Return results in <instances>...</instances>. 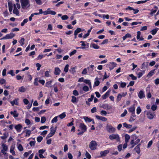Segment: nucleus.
Segmentation results:
<instances>
[{"instance_id": "nucleus-1", "label": "nucleus", "mask_w": 159, "mask_h": 159, "mask_svg": "<svg viewBox=\"0 0 159 159\" xmlns=\"http://www.w3.org/2000/svg\"><path fill=\"white\" fill-rule=\"evenodd\" d=\"M21 7L23 9L29 8L30 4L29 0H20Z\"/></svg>"}, {"instance_id": "nucleus-2", "label": "nucleus", "mask_w": 159, "mask_h": 159, "mask_svg": "<svg viewBox=\"0 0 159 159\" xmlns=\"http://www.w3.org/2000/svg\"><path fill=\"white\" fill-rule=\"evenodd\" d=\"M79 127L81 130V131L77 134L78 135H81L87 131V127L83 123H81Z\"/></svg>"}, {"instance_id": "nucleus-3", "label": "nucleus", "mask_w": 159, "mask_h": 159, "mask_svg": "<svg viewBox=\"0 0 159 159\" xmlns=\"http://www.w3.org/2000/svg\"><path fill=\"white\" fill-rule=\"evenodd\" d=\"M97 145L96 142L94 140H92L89 143V147L91 150H94L96 149Z\"/></svg>"}, {"instance_id": "nucleus-4", "label": "nucleus", "mask_w": 159, "mask_h": 159, "mask_svg": "<svg viewBox=\"0 0 159 159\" xmlns=\"http://www.w3.org/2000/svg\"><path fill=\"white\" fill-rule=\"evenodd\" d=\"M109 138L111 140L116 139L117 141L119 142L120 140V137L117 134H112L109 136Z\"/></svg>"}, {"instance_id": "nucleus-5", "label": "nucleus", "mask_w": 159, "mask_h": 159, "mask_svg": "<svg viewBox=\"0 0 159 159\" xmlns=\"http://www.w3.org/2000/svg\"><path fill=\"white\" fill-rule=\"evenodd\" d=\"M15 35V34L13 33H11L9 34H6L5 36L3 37L1 39V40L5 39H11L13 38Z\"/></svg>"}, {"instance_id": "nucleus-6", "label": "nucleus", "mask_w": 159, "mask_h": 159, "mask_svg": "<svg viewBox=\"0 0 159 159\" xmlns=\"http://www.w3.org/2000/svg\"><path fill=\"white\" fill-rule=\"evenodd\" d=\"M107 129L109 133H113L115 131V128L112 126L111 125H107Z\"/></svg>"}, {"instance_id": "nucleus-7", "label": "nucleus", "mask_w": 159, "mask_h": 159, "mask_svg": "<svg viewBox=\"0 0 159 159\" xmlns=\"http://www.w3.org/2000/svg\"><path fill=\"white\" fill-rule=\"evenodd\" d=\"M116 64L114 62H111L109 64L107 65V67L110 70H112L116 66Z\"/></svg>"}, {"instance_id": "nucleus-8", "label": "nucleus", "mask_w": 159, "mask_h": 159, "mask_svg": "<svg viewBox=\"0 0 159 159\" xmlns=\"http://www.w3.org/2000/svg\"><path fill=\"white\" fill-rule=\"evenodd\" d=\"M13 14L16 15V16H19V11L17 8L16 5L15 4L13 5Z\"/></svg>"}, {"instance_id": "nucleus-9", "label": "nucleus", "mask_w": 159, "mask_h": 159, "mask_svg": "<svg viewBox=\"0 0 159 159\" xmlns=\"http://www.w3.org/2000/svg\"><path fill=\"white\" fill-rule=\"evenodd\" d=\"M138 97L140 99H142L145 97V95L143 91L141 90L139 92Z\"/></svg>"}, {"instance_id": "nucleus-10", "label": "nucleus", "mask_w": 159, "mask_h": 159, "mask_svg": "<svg viewBox=\"0 0 159 159\" xmlns=\"http://www.w3.org/2000/svg\"><path fill=\"white\" fill-rule=\"evenodd\" d=\"M109 152V151L107 150H106L104 151H101L100 154L101 157H105L107 154Z\"/></svg>"}, {"instance_id": "nucleus-11", "label": "nucleus", "mask_w": 159, "mask_h": 159, "mask_svg": "<svg viewBox=\"0 0 159 159\" xmlns=\"http://www.w3.org/2000/svg\"><path fill=\"white\" fill-rule=\"evenodd\" d=\"M95 116L97 119L102 120L103 121H105L107 120V118L98 115H96Z\"/></svg>"}, {"instance_id": "nucleus-12", "label": "nucleus", "mask_w": 159, "mask_h": 159, "mask_svg": "<svg viewBox=\"0 0 159 159\" xmlns=\"http://www.w3.org/2000/svg\"><path fill=\"white\" fill-rule=\"evenodd\" d=\"M140 144H138L134 148V150L138 154H139L140 152Z\"/></svg>"}, {"instance_id": "nucleus-13", "label": "nucleus", "mask_w": 159, "mask_h": 159, "mask_svg": "<svg viewBox=\"0 0 159 159\" xmlns=\"http://www.w3.org/2000/svg\"><path fill=\"white\" fill-rule=\"evenodd\" d=\"M21 125L20 124L16 125L15 127V129L18 132H20L21 131Z\"/></svg>"}, {"instance_id": "nucleus-14", "label": "nucleus", "mask_w": 159, "mask_h": 159, "mask_svg": "<svg viewBox=\"0 0 159 159\" xmlns=\"http://www.w3.org/2000/svg\"><path fill=\"white\" fill-rule=\"evenodd\" d=\"M147 117L150 119H152L154 117L153 114L150 112H148L147 114Z\"/></svg>"}, {"instance_id": "nucleus-15", "label": "nucleus", "mask_w": 159, "mask_h": 159, "mask_svg": "<svg viewBox=\"0 0 159 159\" xmlns=\"http://www.w3.org/2000/svg\"><path fill=\"white\" fill-rule=\"evenodd\" d=\"M128 111L129 112H131V113L133 112H134L135 111V108L134 107V105H133L129 107L128 109Z\"/></svg>"}, {"instance_id": "nucleus-16", "label": "nucleus", "mask_w": 159, "mask_h": 159, "mask_svg": "<svg viewBox=\"0 0 159 159\" xmlns=\"http://www.w3.org/2000/svg\"><path fill=\"white\" fill-rule=\"evenodd\" d=\"M148 65V62H143L142 65L141 69L142 70L146 69L147 68Z\"/></svg>"}, {"instance_id": "nucleus-17", "label": "nucleus", "mask_w": 159, "mask_h": 159, "mask_svg": "<svg viewBox=\"0 0 159 159\" xmlns=\"http://www.w3.org/2000/svg\"><path fill=\"white\" fill-rule=\"evenodd\" d=\"M61 70L58 67H56L54 71V74L56 75H58L61 72Z\"/></svg>"}, {"instance_id": "nucleus-18", "label": "nucleus", "mask_w": 159, "mask_h": 159, "mask_svg": "<svg viewBox=\"0 0 159 159\" xmlns=\"http://www.w3.org/2000/svg\"><path fill=\"white\" fill-rule=\"evenodd\" d=\"M10 114L13 115V117L15 118L18 116L19 114L17 113L16 111H11L10 112Z\"/></svg>"}, {"instance_id": "nucleus-19", "label": "nucleus", "mask_w": 159, "mask_h": 159, "mask_svg": "<svg viewBox=\"0 0 159 159\" xmlns=\"http://www.w3.org/2000/svg\"><path fill=\"white\" fill-rule=\"evenodd\" d=\"M26 90V89L24 86L20 87L18 89V91L21 93H24Z\"/></svg>"}, {"instance_id": "nucleus-20", "label": "nucleus", "mask_w": 159, "mask_h": 159, "mask_svg": "<svg viewBox=\"0 0 159 159\" xmlns=\"http://www.w3.org/2000/svg\"><path fill=\"white\" fill-rule=\"evenodd\" d=\"M8 7H9V11L11 12L12 11L13 7V5H12V4L10 2H8Z\"/></svg>"}, {"instance_id": "nucleus-21", "label": "nucleus", "mask_w": 159, "mask_h": 159, "mask_svg": "<svg viewBox=\"0 0 159 159\" xmlns=\"http://www.w3.org/2000/svg\"><path fill=\"white\" fill-rule=\"evenodd\" d=\"M156 69H155L154 70H152L147 75V76L148 78L151 77L154 74V71Z\"/></svg>"}, {"instance_id": "nucleus-22", "label": "nucleus", "mask_w": 159, "mask_h": 159, "mask_svg": "<svg viewBox=\"0 0 159 159\" xmlns=\"http://www.w3.org/2000/svg\"><path fill=\"white\" fill-rule=\"evenodd\" d=\"M110 91H108L104 95H103L102 97L103 99H106L109 95Z\"/></svg>"}, {"instance_id": "nucleus-23", "label": "nucleus", "mask_w": 159, "mask_h": 159, "mask_svg": "<svg viewBox=\"0 0 159 159\" xmlns=\"http://www.w3.org/2000/svg\"><path fill=\"white\" fill-rule=\"evenodd\" d=\"M98 77H96L95 79V80H96L95 81L94 83V84L93 85V87H95V86H97L99 85L100 84V82L99 80H98Z\"/></svg>"}, {"instance_id": "nucleus-24", "label": "nucleus", "mask_w": 159, "mask_h": 159, "mask_svg": "<svg viewBox=\"0 0 159 159\" xmlns=\"http://www.w3.org/2000/svg\"><path fill=\"white\" fill-rule=\"evenodd\" d=\"M10 103L12 106H13L15 104L16 105H18V104L17 99H14L13 101H11Z\"/></svg>"}, {"instance_id": "nucleus-25", "label": "nucleus", "mask_w": 159, "mask_h": 159, "mask_svg": "<svg viewBox=\"0 0 159 159\" xmlns=\"http://www.w3.org/2000/svg\"><path fill=\"white\" fill-rule=\"evenodd\" d=\"M8 135V133L5 132L3 134V136L1 137V138L2 139H5L7 138Z\"/></svg>"}, {"instance_id": "nucleus-26", "label": "nucleus", "mask_w": 159, "mask_h": 159, "mask_svg": "<svg viewBox=\"0 0 159 159\" xmlns=\"http://www.w3.org/2000/svg\"><path fill=\"white\" fill-rule=\"evenodd\" d=\"M84 119L85 121L86 122H90L92 121V120L91 119L89 118L88 117L84 116Z\"/></svg>"}, {"instance_id": "nucleus-27", "label": "nucleus", "mask_w": 159, "mask_h": 159, "mask_svg": "<svg viewBox=\"0 0 159 159\" xmlns=\"http://www.w3.org/2000/svg\"><path fill=\"white\" fill-rule=\"evenodd\" d=\"M50 133L54 135L56 132V127H55V128H54L53 127H51L50 129Z\"/></svg>"}, {"instance_id": "nucleus-28", "label": "nucleus", "mask_w": 159, "mask_h": 159, "mask_svg": "<svg viewBox=\"0 0 159 159\" xmlns=\"http://www.w3.org/2000/svg\"><path fill=\"white\" fill-rule=\"evenodd\" d=\"M52 80H51L50 81L47 82L46 83L45 86L48 88L51 87H52L51 84H52Z\"/></svg>"}, {"instance_id": "nucleus-29", "label": "nucleus", "mask_w": 159, "mask_h": 159, "mask_svg": "<svg viewBox=\"0 0 159 159\" xmlns=\"http://www.w3.org/2000/svg\"><path fill=\"white\" fill-rule=\"evenodd\" d=\"M25 131H26V135L25 136L27 137L30 136L31 133V131L30 130L26 129Z\"/></svg>"}, {"instance_id": "nucleus-30", "label": "nucleus", "mask_w": 159, "mask_h": 159, "mask_svg": "<svg viewBox=\"0 0 159 159\" xmlns=\"http://www.w3.org/2000/svg\"><path fill=\"white\" fill-rule=\"evenodd\" d=\"M123 125L124 127L127 128L129 129L131 128L132 125H128L126 123H123Z\"/></svg>"}, {"instance_id": "nucleus-31", "label": "nucleus", "mask_w": 159, "mask_h": 159, "mask_svg": "<svg viewBox=\"0 0 159 159\" xmlns=\"http://www.w3.org/2000/svg\"><path fill=\"white\" fill-rule=\"evenodd\" d=\"M81 29L80 28H77L74 32V35H77L81 31Z\"/></svg>"}, {"instance_id": "nucleus-32", "label": "nucleus", "mask_w": 159, "mask_h": 159, "mask_svg": "<svg viewBox=\"0 0 159 159\" xmlns=\"http://www.w3.org/2000/svg\"><path fill=\"white\" fill-rule=\"evenodd\" d=\"M91 46H92L93 48L95 49H98L99 48L98 46L95 43H92L91 44Z\"/></svg>"}, {"instance_id": "nucleus-33", "label": "nucleus", "mask_w": 159, "mask_h": 159, "mask_svg": "<svg viewBox=\"0 0 159 159\" xmlns=\"http://www.w3.org/2000/svg\"><path fill=\"white\" fill-rule=\"evenodd\" d=\"M72 99L71 100V102L73 103H75L76 102L77 100L76 98L74 96H72Z\"/></svg>"}, {"instance_id": "nucleus-34", "label": "nucleus", "mask_w": 159, "mask_h": 159, "mask_svg": "<svg viewBox=\"0 0 159 159\" xmlns=\"http://www.w3.org/2000/svg\"><path fill=\"white\" fill-rule=\"evenodd\" d=\"M125 142L126 143H128L129 141V140L130 139V136L129 135L126 134L125 135Z\"/></svg>"}, {"instance_id": "nucleus-35", "label": "nucleus", "mask_w": 159, "mask_h": 159, "mask_svg": "<svg viewBox=\"0 0 159 159\" xmlns=\"http://www.w3.org/2000/svg\"><path fill=\"white\" fill-rule=\"evenodd\" d=\"M158 29L157 28L155 29H153L151 31V34H152L155 35L157 32Z\"/></svg>"}, {"instance_id": "nucleus-36", "label": "nucleus", "mask_w": 159, "mask_h": 159, "mask_svg": "<svg viewBox=\"0 0 159 159\" xmlns=\"http://www.w3.org/2000/svg\"><path fill=\"white\" fill-rule=\"evenodd\" d=\"M75 67H72L69 70V71L70 72L74 74L76 72L75 70Z\"/></svg>"}, {"instance_id": "nucleus-37", "label": "nucleus", "mask_w": 159, "mask_h": 159, "mask_svg": "<svg viewBox=\"0 0 159 159\" xmlns=\"http://www.w3.org/2000/svg\"><path fill=\"white\" fill-rule=\"evenodd\" d=\"M28 21V19H25L23 22L21 23V25L22 26H23L25 23H26Z\"/></svg>"}, {"instance_id": "nucleus-38", "label": "nucleus", "mask_w": 159, "mask_h": 159, "mask_svg": "<svg viewBox=\"0 0 159 159\" xmlns=\"http://www.w3.org/2000/svg\"><path fill=\"white\" fill-rule=\"evenodd\" d=\"M2 149L5 151H7L8 150V147L5 144L3 143L2 145Z\"/></svg>"}, {"instance_id": "nucleus-39", "label": "nucleus", "mask_w": 159, "mask_h": 159, "mask_svg": "<svg viewBox=\"0 0 159 159\" xmlns=\"http://www.w3.org/2000/svg\"><path fill=\"white\" fill-rule=\"evenodd\" d=\"M66 115L65 114V112H63V113H62L61 114H60L59 116V117L61 119H63V118H65L66 117Z\"/></svg>"}, {"instance_id": "nucleus-40", "label": "nucleus", "mask_w": 159, "mask_h": 159, "mask_svg": "<svg viewBox=\"0 0 159 159\" xmlns=\"http://www.w3.org/2000/svg\"><path fill=\"white\" fill-rule=\"evenodd\" d=\"M69 65L68 64H66L65 67L64 71L65 72H67L69 70Z\"/></svg>"}, {"instance_id": "nucleus-41", "label": "nucleus", "mask_w": 159, "mask_h": 159, "mask_svg": "<svg viewBox=\"0 0 159 159\" xmlns=\"http://www.w3.org/2000/svg\"><path fill=\"white\" fill-rule=\"evenodd\" d=\"M84 82L88 84V85L91 84L90 80H84Z\"/></svg>"}, {"instance_id": "nucleus-42", "label": "nucleus", "mask_w": 159, "mask_h": 159, "mask_svg": "<svg viewBox=\"0 0 159 159\" xmlns=\"http://www.w3.org/2000/svg\"><path fill=\"white\" fill-rule=\"evenodd\" d=\"M142 110L140 107H138L136 109L137 114H139L141 112Z\"/></svg>"}, {"instance_id": "nucleus-43", "label": "nucleus", "mask_w": 159, "mask_h": 159, "mask_svg": "<svg viewBox=\"0 0 159 159\" xmlns=\"http://www.w3.org/2000/svg\"><path fill=\"white\" fill-rule=\"evenodd\" d=\"M149 0H147L145 1H139L137 2H135V3H137V4H140V3H143L146 2L147 1H149Z\"/></svg>"}, {"instance_id": "nucleus-44", "label": "nucleus", "mask_w": 159, "mask_h": 159, "mask_svg": "<svg viewBox=\"0 0 159 159\" xmlns=\"http://www.w3.org/2000/svg\"><path fill=\"white\" fill-rule=\"evenodd\" d=\"M83 90L85 92H87L89 90V88L87 86H85L83 88Z\"/></svg>"}, {"instance_id": "nucleus-45", "label": "nucleus", "mask_w": 159, "mask_h": 159, "mask_svg": "<svg viewBox=\"0 0 159 159\" xmlns=\"http://www.w3.org/2000/svg\"><path fill=\"white\" fill-rule=\"evenodd\" d=\"M57 121V117L55 116L53 118L51 121V122L52 123L56 122Z\"/></svg>"}, {"instance_id": "nucleus-46", "label": "nucleus", "mask_w": 159, "mask_h": 159, "mask_svg": "<svg viewBox=\"0 0 159 159\" xmlns=\"http://www.w3.org/2000/svg\"><path fill=\"white\" fill-rule=\"evenodd\" d=\"M68 16L66 15H64L61 17V19L63 20H67L68 18Z\"/></svg>"}, {"instance_id": "nucleus-47", "label": "nucleus", "mask_w": 159, "mask_h": 159, "mask_svg": "<svg viewBox=\"0 0 159 159\" xmlns=\"http://www.w3.org/2000/svg\"><path fill=\"white\" fill-rule=\"evenodd\" d=\"M18 150L20 151H22L23 150V147L22 145L20 144H19L18 145Z\"/></svg>"}, {"instance_id": "nucleus-48", "label": "nucleus", "mask_w": 159, "mask_h": 159, "mask_svg": "<svg viewBox=\"0 0 159 159\" xmlns=\"http://www.w3.org/2000/svg\"><path fill=\"white\" fill-rule=\"evenodd\" d=\"M85 156L88 159H90L91 158V156L89 153L87 152L86 151L85 153Z\"/></svg>"}, {"instance_id": "nucleus-49", "label": "nucleus", "mask_w": 159, "mask_h": 159, "mask_svg": "<svg viewBox=\"0 0 159 159\" xmlns=\"http://www.w3.org/2000/svg\"><path fill=\"white\" fill-rule=\"evenodd\" d=\"M46 120V118L45 117L43 116L41 118V122L42 123H44Z\"/></svg>"}, {"instance_id": "nucleus-50", "label": "nucleus", "mask_w": 159, "mask_h": 159, "mask_svg": "<svg viewBox=\"0 0 159 159\" xmlns=\"http://www.w3.org/2000/svg\"><path fill=\"white\" fill-rule=\"evenodd\" d=\"M25 41V39L23 38H22L19 41V43H20L21 46L23 45L24 44V41Z\"/></svg>"}, {"instance_id": "nucleus-51", "label": "nucleus", "mask_w": 159, "mask_h": 159, "mask_svg": "<svg viewBox=\"0 0 159 159\" xmlns=\"http://www.w3.org/2000/svg\"><path fill=\"white\" fill-rule=\"evenodd\" d=\"M157 106L156 105H153L151 107V109L152 111H154L156 110V109H157Z\"/></svg>"}, {"instance_id": "nucleus-52", "label": "nucleus", "mask_w": 159, "mask_h": 159, "mask_svg": "<svg viewBox=\"0 0 159 159\" xmlns=\"http://www.w3.org/2000/svg\"><path fill=\"white\" fill-rule=\"evenodd\" d=\"M43 139V137L40 136L37 137V140L38 142L39 143L41 142V141Z\"/></svg>"}, {"instance_id": "nucleus-53", "label": "nucleus", "mask_w": 159, "mask_h": 159, "mask_svg": "<svg viewBox=\"0 0 159 159\" xmlns=\"http://www.w3.org/2000/svg\"><path fill=\"white\" fill-rule=\"evenodd\" d=\"M129 76L131 78L132 80H136L137 79V77L132 74L129 75Z\"/></svg>"}, {"instance_id": "nucleus-54", "label": "nucleus", "mask_w": 159, "mask_h": 159, "mask_svg": "<svg viewBox=\"0 0 159 159\" xmlns=\"http://www.w3.org/2000/svg\"><path fill=\"white\" fill-rule=\"evenodd\" d=\"M127 110H125L124 111V112L120 116L121 117H123L125 116L126 114H127Z\"/></svg>"}, {"instance_id": "nucleus-55", "label": "nucleus", "mask_w": 159, "mask_h": 159, "mask_svg": "<svg viewBox=\"0 0 159 159\" xmlns=\"http://www.w3.org/2000/svg\"><path fill=\"white\" fill-rule=\"evenodd\" d=\"M121 95L120 93L117 96V98L116 99L117 101H120L121 99Z\"/></svg>"}, {"instance_id": "nucleus-56", "label": "nucleus", "mask_w": 159, "mask_h": 159, "mask_svg": "<svg viewBox=\"0 0 159 159\" xmlns=\"http://www.w3.org/2000/svg\"><path fill=\"white\" fill-rule=\"evenodd\" d=\"M50 71H46L45 73V76L46 77H49L50 76Z\"/></svg>"}, {"instance_id": "nucleus-57", "label": "nucleus", "mask_w": 159, "mask_h": 159, "mask_svg": "<svg viewBox=\"0 0 159 159\" xmlns=\"http://www.w3.org/2000/svg\"><path fill=\"white\" fill-rule=\"evenodd\" d=\"M73 94L75 96H77L79 95V93L76 90H74L73 91Z\"/></svg>"}, {"instance_id": "nucleus-58", "label": "nucleus", "mask_w": 159, "mask_h": 159, "mask_svg": "<svg viewBox=\"0 0 159 159\" xmlns=\"http://www.w3.org/2000/svg\"><path fill=\"white\" fill-rule=\"evenodd\" d=\"M126 83L122 82L120 83V87L122 88H123L126 86Z\"/></svg>"}, {"instance_id": "nucleus-59", "label": "nucleus", "mask_w": 159, "mask_h": 159, "mask_svg": "<svg viewBox=\"0 0 159 159\" xmlns=\"http://www.w3.org/2000/svg\"><path fill=\"white\" fill-rule=\"evenodd\" d=\"M35 143V141H31L29 144L30 146L31 147L34 146Z\"/></svg>"}, {"instance_id": "nucleus-60", "label": "nucleus", "mask_w": 159, "mask_h": 159, "mask_svg": "<svg viewBox=\"0 0 159 159\" xmlns=\"http://www.w3.org/2000/svg\"><path fill=\"white\" fill-rule=\"evenodd\" d=\"M76 52H77V50H74L73 51H72V52H70L69 53V55H70V56H71L72 55H74V54H75Z\"/></svg>"}, {"instance_id": "nucleus-61", "label": "nucleus", "mask_w": 159, "mask_h": 159, "mask_svg": "<svg viewBox=\"0 0 159 159\" xmlns=\"http://www.w3.org/2000/svg\"><path fill=\"white\" fill-rule=\"evenodd\" d=\"M25 122L28 125H30L31 123L30 120L29 119H25Z\"/></svg>"}, {"instance_id": "nucleus-62", "label": "nucleus", "mask_w": 159, "mask_h": 159, "mask_svg": "<svg viewBox=\"0 0 159 159\" xmlns=\"http://www.w3.org/2000/svg\"><path fill=\"white\" fill-rule=\"evenodd\" d=\"M52 30V27L51 24H49L48 25L47 30Z\"/></svg>"}, {"instance_id": "nucleus-63", "label": "nucleus", "mask_w": 159, "mask_h": 159, "mask_svg": "<svg viewBox=\"0 0 159 159\" xmlns=\"http://www.w3.org/2000/svg\"><path fill=\"white\" fill-rule=\"evenodd\" d=\"M91 111L92 113H94L97 111V109L96 107H93L91 110Z\"/></svg>"}, {"instance_id": "nucleus-64", "label": "nucleus", "mask_w": 159, "mask_h": 159, "mask_svg": "<svg viewBox=\"0 0 159 159\" xmlns=\"http://www.w3.org/2000/svg\"><path fill=\"white\" fill-rule=\"evenodd\" d=\"M7 73L8 74H11L12 76H14L15 75V74L14 73L13 70H10L9 72H8Z\"/></svg>"}]
</instances>
